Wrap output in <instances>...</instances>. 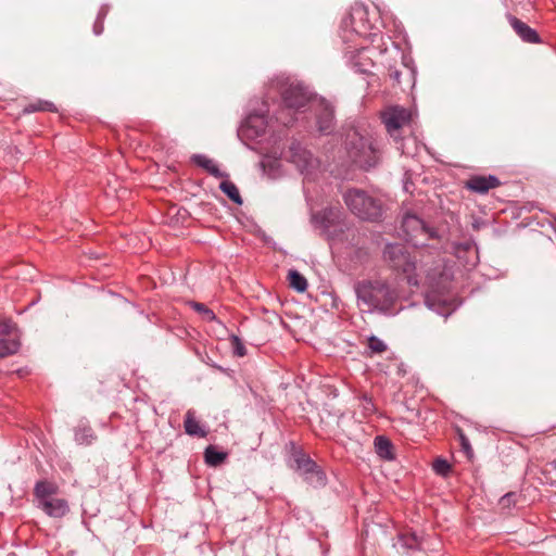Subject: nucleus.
I'll return each mask as SVG.
<instances>
[{
	"label": "nucleus",
	"mask_w": 556,
	"mask_h": 556,
	"mask_svg": "<svg viewBox=\"0 0 556 556\" xmlns=\"http://www.w3.org/2000/svg\"><path fill=\"white\" fill-rule=\"evenodd\" d=\"M190 305L194 311L200 313L205 320H207V321L216 320V315L214 314V312L212 309H210L207 306H205L203 303L191 302Z\"/></svg>",
	"instance_id": "cd10ccee"
},
{
	"label": "nucleus",
	"mask_w": 556,
	"mask_h": 556,
	"mask_svg": "<svg viewBox=\"0 0 556 556\" xmlns=\"http://www.w3.org/2000/svg\"><path fill=\"white\" fill-rule=\"evenodd\" d=\"M296 470L304 478V480L314 488L324 486L327 478L321 468L307 455L299 453L294 456Z\"/></svg>",
	"instance_id": "1a4fd4ad"
},
{
	"label": "nucleus",
	"mask_w": 556,
	"mask_h": 556,
	"mask_svg": "<svg viewBox=\"0 0 556 556\" xmlns=\"http://www.w3.org/2000/svg\"><path fill=\"white\" fill-rule=\"evenodd\" d=\"M500 180L496 176H472L469 180L466 181V188L470 191L484 194L489 190L496 188L500 186Z\"/></svg>",
	"instance_id": "f8f14e48"
},
{
	"label": "nucleus",
	"mask_w": 556,
	"mask_h": 556,
	"mask_svg": "<svg viewBox=\"0 0 556 556\" xmlns=\"http://www.w3.org/2000/svg\"><path fill=\"white\" fill-rule=\"evenodd\" d=\"M317 128L321 134H329L334 127V111L332 105L325 99L316 103Z\"/></svg>",
	"instance_id": "9b49d317"
},
{
	"label": "nucleus",
	"mask_w": 556,
	"mask_h": 556,
	"mask_svg": "<svg viewBox=\"0 0 556 556\" xmlns=\"http://www.w3.org/2000/svg\"><path fill=\"white\" fill-rule=\"evenodd\" d=\"M349 210L363 220L377 222L382 217L381 201L361 189H349L343 194Z\"/></svg>",
	"instance_id": "20e7f679"
},
{
	"label": "nucleus",
	"mask_w": 556,
	"mask_h": 556,
	"mask_svg": "<svg viewBox=\"0 0 556 556\" xmlns=\"http://www.w3.org/2000/svg\"><path fill=\"white\" fill-rule=\"evenodd\" d=\"M513 493H508L506 495H504L502 498H501V502L503 505H506V504H509L510 503V498L513 497Z\"/></svg>",
	"instance_id": "e433bc0d"
},
{
	"label": "nucleus",
	"mask_w": 556,
	"mask_h": 556,
	"mask_svg": "<svg viewBox=\"0 0 556 556\" xmlns=\"http://www.w3.org/2000/svg\"><path fill=\"white\" fill-rule=\"evenodd\" d=\"M355 293L358 305H364L368 311H379L386 315H394V304L399 293L384 280H363L355 285Z\"/></svg>",
	"instance_id": "f257e3e1"
},
{
	"label": "nucleus",
	"mask_w": 556,
	"mask_h": 556,
	"mask_svg": "<svg viewBox=\"0 0 556 556\" xmlns=\"http://www.w3.org/2000/svg\"><path fill=\"white\" fill-rule=\"evenodd\" d=\"M20 349L16 340L0 339V358L14 354Z\"/></svg>",
	"instance_id": "bb28decb"
},
{
	"label": "nucleus",
	"mask_w": 556,
	"mask_h": 556,
	"mask_svg": "<svg viewBox=\"0 0 556 556\" xmlns=\"http://www.w3.org/2000/svg\"><path fill=\"white\" fill-rule=\"evenodd\" d=\"M344 147L350 161L362 169L368 170L379 163V149L369 134H362L357 129L349 130Z\"/></svg>",
	"instance_id": "f03ea898"
},
{
	"label": "nucleus",
	"mask_w": 556,
	"mask_h": 556,
	"mask_svg": "<svg viewBox=\"0 0 556 556\" xmlns=\"http://www.w3.org/2000/svg\"><path fill=\"white\" fill-rule=\"evenodd\" d=\"M375 448H376V453L383 459H393L394 458V455H393V445L391 443V441L386 438V437H382V435H379V437H376L375 439Z\"/></svg>",
	"instance_id": "412c9836"
},
{
	"label": "nucleus",
	"mask_w": 556,
	"mask_h": 556,
	"mask_svg": "<svg viewBox=\"0 0 556 556\" xmlns=\"http://www.w3.org/2000/svg\"><path fill=\"white\" fill-rule=\"evenodd\" d=\"M383 257L394 269L407 275L408 283L418 285L417 275L412 276L417 270V264L402 244H387L383 250Z\"/></svg>",
	"instance_id": "0eeeda50"
},
{
	"label": "nucleus",
	"mask_w": 556,
	"mask_h": 556,
	"mask_svg": "<svg viewBox=\"0 0 556 556\" xmlns=\"http://www.w3.org/2000/svg\"><path fill=\"white\" fill-rule=\"evenodd\" d=\"M106 14V9L102 8L99 12V15H98V18L93 25V33L99 36L102 34L103 31V24H102V20L104 18Z\"/></svg>",
	"instance_id": "473e14b6"
},
{
	"label": "nucleus",
	"mask_w": 556,
	"mask_h": 556,
	"mask_svg": "<svg viewBox=\"0 0 556 556\" xmlns=\"http://www.w3.org/2000/svg\"><path fill=\"white\" fill-rule=\"evenodd\" d=\"M287 160L293 163L301 173H309L318 165L317 159L298 141L290 144Z\"/></svg>",
	"instance_id": "9d476101"
},
{
	"label": "nucleus",
	"mask_w": 556,
	"mask_h": 556,
	"mask_svg": "<svg viewBox=\"0 0 556 556\" xmlns=\"http://www.w3.org/2000/svg\"><path fill=\"white\" fill-rule=\"evenodd\" d=\"M433 470L440 476H446L451 471V465L443 458H437L433 463Z\"/></svg>",
	"instance_id": "2f4dec72"
},
{
	"label": "nucleus",
	"mask_w": 556,
	"mask_h": 556,
	"mask_svg": "<svg viewBox=\"0 0 556 556\" xmlns=\"http://www.w3.org/2000/svg\"><path fill=\"white\" fill-rule=\"evenodd\" d=\"M191 161L216 178H228V174L222 172L217 164L204 154H193Z\"/></svg>",
	"instance_id": "2eb2a0df"
},
{
	"label": "nucleus",
	"mask_w": 556,
	"mask_h": 556,
	"mask_svg": "<svg viewBox=\"0 0 556 556\" xmlns=\"http://www.w3.org/2000/svg\"><path fill=\"white\" fill-rule=\"evenodd\" d=\"M507 18L513 29L523 41L529 43L540 42V36L533 28L513 15H508Z\"/></svg>",
	"instance_id": "4468645a"
},
{
	"label": "nucleus",
	"mask_w": 556,
	"mask_h": 556,
	"mask_svg": "<svg viewBox=\"0 0 556 556\" xmlns=\"http://www.w3.org/2000/svg\"><path fill=\"white\" fill-rule=\"evenodd\" d=\"M404 543L408 548H419L421 546V542L415 533H413Z\"/></svg>",
	"instance_id": "72a5a7b5"
},
{
	"label": "nucleus",
	"mask_w": 556,
	"mask_h": 556,
	"mask_svg": "<svg viewBox=\"0 0 556 556\" xmlns=\"http://www.w3.org/2000/svg\"><path fill=\"white\" fill-rule=\"evenodd\" d=\"M56 492V486L53 483L47 481H38L34 489V494L38 501V504L45 502V500L52 498Z\"/></svg>",
	"instance_id": "aec40b11"
},
{
	"label": "nucleus",
	"mask_w": 556,
	"mask_h": 556,
	"mask_svg": "<svg viewBox=\"0 0 556 556\" xmlns=\"http://www.w3.org/2000/svg\"><path fill=\"white\" fill-rule=\"evenodd\" d=\"M459 440H460V445H462L463 450L467 454L471 453L472 450H471V445H470V442H469L468 438L464 433H460L459 434Z\"/></svg>",
	"instance_id": "f704fd0d"
},
{
	"label": "nucleus",
	"mask_w": 556,
	"mask_h": 556,
	"mask_svg": "<svg viewBox=\"0 0 556 556\" xmlns=\"http://www.w3.org/2000/svg\"><path fill=\"white\" fill-rule=\"evenodd\" d=\"M368 346L372 353H382L387 350V344L376 336L369 337Z\"/></svg>",
	"instance_id": "c756f323"
},
{
	"label": "nucleus",
	"mask_w": 556,
	"mask_h": 556,
	"mask_svg": "<svg viewBox=\"0 0 556 556\" xmlns=\"http://www.w3.org/2000/svg\"><path fill=\"white\" fill-rule=\"evenodd\" d=\"M39 111L54 112V111H56V108H55L54 103H52L50 101L37 100L36 102L29 103L28 105H26L23 109V112L27 113V114L34 113V112H39Z\"/></svg>",
	"instance_id": "a878e982"
},
{
	"label": "nucleus",
	"mask_w": 556,
	"mask_h": 556,
	"mask_svg": "<svg viewBox=\"0 0 556 556\" xmlns=\"http://www.w3.org/2000/svg\"><path fill=\"white\" fill-rule=\"evenodd\" d=\"M264 173L271 179L281 175V163L277 155H265L261 162Z\"/></svg>",
	"instance_id": "6ab92c4d"
},
{
	"label": "nucleus",
	"mask_w": 556,
	"mask_h": 556,
	"mask_svg": "<svg viewBox=\"0 0 556 556\" xmlns=\"http://www.w3.org/2000/svg\"><path fill=\"white\" fill-rule=\"evenodd\" d=\"M427 278L429 279L430 282L433 280V276L430 275L429 273H427Z\"/></svg>",
	"instance_id": "4c0bfd02"
},
{
	"label": "nucleus",
	"mask_w": 556,
	"mask_h": 556,
	"mask_svg": "<svg viewBox=\"0 0 556 556\" xmlns=\"http://www.w3.org/2000/svg\"><path fill=\"white\" fill-rule=\"evenodd\" d=\"M254 124H260L258 125V130H256V136L263 134L265 131V126H266V121H265V117L264 116H257V115H250L248 118H247V122H245V125L248 127H252L254 126Z\"/></svg>",
	"instance_id": "c85d7f7f"
},
{
	"label": "nucleus",
	"mask_w": 556,
	"mask_h": 556,
	"mask_svg": "<svg viewBox=\"0 0 556 556\" xmlns=\"http://www.w3.org/2000/svg\"><path fill=\"white\" fill-rule=\"evenodd\" d=\"M97 440L91 427L87 421H80L75 428V441L81 445H90Z\"/></svg>",
	"instance_id": "a211bd4d"
},
{
	"label": "nucleus",
	"mask_w": 556,
	"mask_h": 556,
	"mask_svg": "<svg viewBox=\"0 0 556 556\" xmlns=\"http://www.w3.org/2000/svg\"><path fill=\"white\" fill-rule=\"evenodd\" d=\"M230 340H231L233 354L239 357H243L247 354V349H245L243 342L240 340L239 337H237L235 334L231 336Z\"/></svg>",
	"instance_id": "7c9ffc66"
},
{
	"label": "nucleus",
	"mask_w": 556,
	"mask_h": 556,
	"mask_svg": "<svg viewBox=\"0 0 556 556\" xmlns=\"http://www.w3.org/2000/svg\"><path fill=\"white\" fill-rule=\"evenodd\" d=\"M425 304L429 309L444 317H447L452 312L446 300L437 295L434 292H428L426 294Z\"/></svg>",
	"instance_id": "dca6fc26"
},
{
	"label": "nucleus",
	"mask_w": 556,
	"mask_h": 556,
	"mask_svg": "<svg viewBox=\"0 0 556 556\" xmlns=\"http://www.w3.org/2000/svg\"><path fill=\"white\" fill-rule=\"evenodd\" d=\"M185 431L191 437L204 438L206 431L201 427L200 422L195 418L193 410L189 409L185 415L184 421Z\"/></svg>",
	"instance_id": "f3484780"
},
{
	"label": "nucleus",
	"mask_w": 556,
	"mask_h": 556,
	"mask_svg": "<svg viewBox=\"0 0 556 556\" xmlns=\"http://www.w3.org/2000/svg\"><path fill=\"white\" fill-rule=\"evenodd\" d=\"M38 507L53 518H62L70 510L67 501L58 497L45 500V502L38 504Z\"/></svg>",
	"instance_id": "ddd939ff"
},
{
	"label": "nucleus",
	"mask_w": 556,
	"mask_h": 556,
	"mask_svg": "<svg viewBox=\"0 0 556 556\" xmlns=\"http://www.w3.org/2000/svg\"><path fill=\"white\" fill-rule=\"evenodd\" d=\"M219 189L236 204L241 205L242 204V198L240 195V192L237 188V186L229 181V180H223L219 184Z\"/></svg>",
	"instance_id": "393cba45"
},
{
	"label": "nucleus",
	"mask_w": 556,
	"mask_h": 556,
	"mask_svg": "<svg viewBox=\"0 0 556 556\" xmlns=\"http://www.w3.org/2000/svg\"><path fill=\"white\" fill-rule=\"evenodd\" d=\"M343 212L339 207H326L312 215V223L324 235L331 238L333 232L343 231Z\"/></svg>",
	"instance_id": "6e6552de"
},
{
	"label": "nucleus",
	"mask_w": 556,
	"mask_h": 556,
	"mask_svg": "<svg viewBox=\"0 0 556 556\" xmlns=\"http://www.w3.org/2000/svg\"><path fill=\"white\" fill-rule=\"evenodd\" d=\"M205 463L208 466H218L220 465L227 457V454L220 451H217L213 445H210L205 448L204 453Z\"/></svg>",
	"instance_id": "b1692460"
},
{
	"label": "nucleus",
	"mask_w": 556,
	"mask_h": 556,
	"mask_svg": "<svg viewBox=\"0 0 556 556\" xmlns=\"http://www.w3.org/2000/svg\"><path fill=\"white\" fill-rule=\"evenodd\" d=\"M271 88L280 92L286 106L276 119L289 126L294 122V118L289 116V111L304 108L311 101V92L301 83L291 80L289 77H278L271 83Z\"/></svg>",
	"instance_id": "7ed1b4c3"
},
{
	"label": "nucleus",
	"mask_w": 556,
	"mask_h": 556,
	"mask_svg": "<svg viewBox=\"0 0 556 556\" xmlns=\"http://www.w3.org/2000/svg\"><path fill=\"white\" fill-rule=\"evenodd\" d=\"M366 50H358L355 55L351 56L352 66L359 73H368L372 66V62L369 58H365Z\"/></svg>",
	"instance_id": "4be33fe9"
},
{
	"label": "nucleus",
	"mask_w": 556,
	"mask_h": 556,
	"mask_svg": "<svg viewBox=\"0 0 556 556\" xmlns=\"http://www.w3.org/2000/svg\"><path fill=\"white\" fill-rule=\"evenodd\" d=\"M401 229L405 240L414 247L428 245L429 240L439 238L438 232L415 214L403 217Z\"/></svg>",
	"instance_id": "39448f33"
},
{
	"label": "nucleus",
	"mask_w": 556,
	"mask_h": 556,
	"mask_svg": "<svg viewBox=\"0 0 556 556\" xmlns=\"http://www.w3.org/2000/svg\"><path fill=\"white\" fill-rule=\"evenodd\" d=\"M381 118L388 134L397 144L396 149L403 152L401 132L402 129L410 123V111L399 105L389 106L381 113Z\"/></svg>",
	"instance_id": "423d86ee"
},
{
	"label": "nucleus",
	"mask_w": 556,
	"mask_h": 556,
	"mask_svg": "<svg viewBox=\"0 0 556 556\" xmlns=\"http://www.w3.org/2000/svg\"><path fill=\"white\" fill-rule=\"evenodd\" d=\"M289 286L296 292H304L307 289L306 278L295 269H291L288 273Z\"/></svg>",
	"instance_id": "5701e85b"
},
{
	"label": "nucleus",
	"mask_w": 556,
	"mask_h": 556,
	"mask_svg": "<svg viewBox=\"0 0 556 556\" xmlns=\"http://www.w3.org/2000/svg\"><path fill=\"white\" fill-rule=\"evenodd\" d=\"M10 323L2 321L0 323V334H5L10 332Z\"/></svg>",
	"instance_id": "c9c22d12"
}]
</instances>
